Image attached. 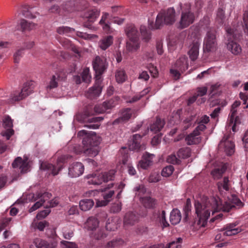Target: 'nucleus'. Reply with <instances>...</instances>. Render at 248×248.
<instances>
[{
    "instance_id": "obj_37",
    "label": "nucleus",
    "mask_w": 248,
    "mask_h": 248,
    "mask_svg": "<svg viewBox=\"0 0 248 248\" xmlns=\"http://www.w3.org/2000/svg\"><path fill=\"white\" fill-rule=\"evenodd\" d=\"M226 168L223 166L220 168H216L211 171V175L214 179H219L221 178L223 174L225 173Z\"/></svg>"
},
{
    "instance_id": "obj_64",
    "label": "nucleus",
    "mask_w": 248,
    "mask_h": 248,
    "mask_svg": "<svg viewBox=\"0 0 248 248\" xmlns=\"http://www.w3.org/2000/svg\"><path fill=\"white\" fill-rule=\"evenodd\" d=\"M180 118V116L178 113L172 114V117L169 120V123L170 124H178L179 123Z\"/></svg>"
},
{
    "instance_id": "obj_61",
    "label": "nucleus",
    "mask_w": 248,
    "mask_h": 248,
    "mask_svg": "<svg viewBox=\"0 0 248 248\" xmlns=\"http://www.w3.org/2000/svg\"><path fill=\"white\" fill-rule=\"evenodd\" d=\"M167 160L168 163L173 164H179L180 163V160L175 155H170L168 156Z\"/></svg>"
},
{
    "instance_id": "obj_49",
    "label": "nucleus",
    "mask_w": 248,
    "mask_h": 248,
    "mask_svg": "<svg viewBox=\"0 0 248 248\" xmlns=\"http://www.w3.org/2000/svg\"><path fill=\"white\" fill-rule=\"evenodd\" d=\"M195 115H191L190 116L184 120L183 122L184 130H186L188 129L192 125L193 122L195 121Z\"/></svg>"
},
{
    "instance_id": "obj_54",
    "label": "nucleus",
    "mask_w": 248,
    "mask_h": 248,
    "mask_svg": "<svg viewBox=\"0 0 248 248\" xmlns=\"http://www.w3.org/2000/svg\"><path fill=\"white\" fill-rule=\"evenodd\" d=\"M76 34L78 36L84 39H93L97 37V35H96L89 34L86 32L79 31H77Z\"/></svg>"
},
{
    "instance_id": "obj_4",
    "label": "nucleus",
    "mask_w": 248,
    "mask_h": 248,
    "mask_svg": "<svg viewBox=\"0 0 248 248\" xmlns=\"http://www.w3.org/2000/svg\"><path fill=\"white\" fill-rule=\"evenodd\" d=\"M175 10L173 7H170L166 10L160 12L157 16L154 27L153 29H158L163 24L172 25L175 21Z\"/></svg>"
},
{
    "instance_id": "obj_8",
    "label": "nucleus",
    "mask_w": 248,
    "mask_h": 248,
    "mask_svg": "<svg viewBox=\"0 0 248 248\" xmlns=\"http://www.w3.org/2000/svg\"><path fill=\"white\" fill-rule=\"evenodd\" d=\"M92 63L93 69L95 72V78L99 83L100 80H102L101 76L106 71L108 64L105 58L99 56H96L93 61Z\"/></svg>"
},
{
    "instance_id": "obj_62",
    "label": "nucleus",
    "mask_w": 248,
    "mask_h": 248,
    "mask_svg": "<svg viewBox=\"0 0 248 248\" xmlns=\"http://www.w3.org/2000/svg\"><path fill=\"white\" fill-rule=\"evenodd\" d=\"M117 228L114 222L112 221V220H111L110 219H108L107 221L106 224V229L108 231H114Z\"/></svg>"
},
{
    "instance_id": "obj_7",
    "label": "nucleus",
    "mask_w": 248,
    "mask_h": 248,
    "mask_svg": "<svg viewBox=\"0 0 248 248\" xmlns=\"http://www.w3.org/2000/svg\"><path fill=\"white\" fill-rule=\"evenodd\" d=\"M33 89L34 85L32 81L26 82L24 84L20 92L15 91L11 94L9 102L14 103L16 101L22 100L31 93L33 91Z\"/></svg>"
},
{
    "instance_id": "obj_25",
    "label": "nucleus",
    "mask_w": 248,
    "mask_h": 248,
    "mask_svg": "<svg viewBox=\"0 0 248 248\" xmlns=\"http://www.w3.org/2000/svg\"><path fill=\"white\" fill-rule=\"evenodd\" d=\"M238 223L236 222L227 224L222 229L223 235L225 236H232L235 235L241 232V230L238 228H235Z\"/></svg>"
},
{
    "instance_id": "obj_47",
    "label": "nucleus",
    "mask_w": 248,
    "mask_h": 248,
    "mask_svg": "<svg viewBox=\"0 0 248 248\" xmlns=\"http://www.w3.org/2000/svg\"><path fill=\"white\" fill-rule=\"evenodd\" d=\"M240 105L241 102L240 101H235L232 105L230 118L231 123H233L234 117L236 115V108L238 107Z\"/></svg>"
},
{
    "instance_id": "obj_30",
    "label": "nucleus",
    "mask_w": 248,
    "mask_h": 248,
    "mask_svg": "<svg viewBox=\"0 0 248 248\" xmlns=\"http://www.w3.org/2000/svg\"><path fill=\"white\" fill-rule=\"evenodd\" d=\"M102 176V173L88 175L87 183L90 185H100L103 182Z\"/></svg>"
},
{
    "instance_id": "obj_13",
    "label": "nucleus",
    "mask_w": 248,
    "mask_h": 248,
    "mask_svg": "<svg viewBox=\"0 0 248 248\" xmlns=\"http://www.w3.org/2000/svg\"><path fill=\"white\" fill-rule=\"evenodd\" d=\"M100 11L96 8H93L88 10L86 13L85 16L87 18L88 22H85L84 24V27L91 30L94 29L92 25L100 15Z\"/></svg>"
},
{
    "instance_id": "obj_26",
    "label": "nucleus",
    "mask_w": 248,
    "mask_h": 248,
    "mask_svg": "<svg viewBox=\"0 0 248 248\" xmlns=\"http://www.w3.org/2000/svg\"><path fill=\"white\" fill-rule=\"evenodd\" d=\"M133 110L129 108H126L121 111V116L115 120L113 124H115L120 123H124L128 121L132 116Z\"/></svg>"
},
{
    "instance_id": "obj_5",
    "label": "nucleus",
    "mask_w": 248,
    "mask_h": 248,
    "mask_svg": "<svg viewBox=\"0 0 248 248\" xmlns=\"http://www.w3.org/2000/svg\"><path fill=\"white\" fill-rule=\"evenodd\" d=\"M180 6L182 11L178 28L183 29L188 27L194 22L195 15L194 12L191 11V5L189 3H186L184 5L180 3Z\"/></svg>"
},
{
    "instance_id": "obj_50",
    "label": "nucleus",
    "mask_w": 248,
    "mask_h": 248,
    "mask_svg": "<svg viewBox=\"0 0 248 248\" xmlns=\"http://www.w3.org/2000/svg\"><path fill=\"white\" fill-rule=\"evenodd\" d=\"M150 91L149 89H146L140 93L139 94H136L131 99L128 101V102L131 103L135 102L139 100L142 96H144Z\"/></svg>"
},
{
    "instance_id": "obj_40",
    "label": "nucleus",
    "mask_w": 248,
    "mask_h": 248,
    "mask_svg": "<svg viewBox=\"0 0 248 248\" xmlns=\"http://www.w3.org/2000/svg\"><path fill=\"white\" fill-rule=\"evenodd\" d=\"M191 202L190 199L188 198L186 199V203L184 207V220L185 221H187L189 215L191 213Z\"/></svg>"
},
{
    "instance_id": "obj_60",
    "label": "nucleus",
    "mask_w": 248,
    "mask_h": 248,
    "mask_svg": "<svg viewBox=\"0 0 248 248\" xmlns=\"http://www.w3.org/2000/svg\"><path fill=\"white\" fill-rule=\"evenodd\" d=\"M230 114L228 118V123L230 126H231L232 125V130L233 132H235V126L237 124H239L240 123V120L238 116H236V115L234 117V120L233 121V123L230 122Z\"/></svg>"
},
{
    "instance_id": "obj_11",
    "label": "nucleus",
    "mask_w": 248,
    "mask_h": 248,
    "mask_svg": "<svg viewBox=\"0 0 248 248\" xmlns=\"http://www.w3.org/2000/svg\"><path fill=\"white\" fill-rule=\"evenodd\" d=\"M227 37L228 38L227 48L234 55L240 54L242 51L241 47L237 43L234 41V31L231 28H226Z\"/></svg>"
},
{
    "instance_id": "obj_36",
    "label": "nucleus",
    "mask_w": 248,
    "mask_h": 248,
    "mask_svg": "<svg viewBox=\"0 0 248 248\" xmlns=\"http://www.w3.org/2000/svg\"><path fill=\"white\" fill-rule=\"evenodd\" d=\"M33 244L34 246L32 245L30 246V248H49V246L48 243L41 239L37 238L34 239Z\"/></svg>"
},
{
    "instance_id": "obj_29",
    "label": "nucleus",
    "mask_w": 248,
    "mask_h": 248,
    "mask_svg": "<svg viewBox=\"0 0 248 248\" xmlns=\"http://www.w3.org/2000/svg\"><path fill=\"white\" fill-rule=\"evenodd\" d=\"M113 36L108 35L103 37L101 40H100L98 44L101 49L105 50L113 44Z\"/></svg>"
},
{
    "instance_id": "obj_24",
    "label": "nucleus",
    "mask_w": 248,
    "mask_h": 248,
    "mask_svg": "<svg viewBox=\"0 0 248 248\" xmlns=\"http://www.w3.org/2000/svg\"><path fill=\"white\" fill-rule=\"evenodd\" d=\"M125 32L130 41L139 40V32L133 24H128L125 27Z\"/></svg>"
},
{
    "instance_id": "obj_38",
    "label": "nucleus",
    "mask_w": 248,
    "mask_h": 248,
    "mask_svg": "<svg viewBox=\"0 0 248 248\" xmlns=\"http://www.w3.org/2000/svg\"><path fill=\"white\" fill-rule=\"evenodd\" d=\"M115 78L118 83L124 82L127 78L125 71L122 69H118L115 73Z\"/></svg>"
},
{
    "instance_id": "obj_59",
    "label": "nucleus",
    "mask_w": 248,
    "mask_h": 248,
    "mask_svg": "<svg viewBox=\"0 0 248 248\" xmlns=\"http://www.w3.org/2000/svg\"><path fill=\"white\" fill-rule=\"evenodd\" d=\"M135 194L138 196L144 195L146 192V189L144 185H140L137 186L134 188Z\"/></svg>"
},
{
    "instance_id": "obj_56",
    "label": "nucleus",
    "mask_w": 248,
    "mask_h": 248,
    "mask_svg": "<svg viewBox=\"0 0 248 248\" xmlns=\"http://www.w3.org/2000/svg\"><path fill=\"white\" fill-rule=\"evenodd\" d=\"M91 78V76L90 74L89 69L87 68L84 69L81 74L82 81L88 83L90 81Z\"/></svg>"
},
{
    "instance_id": "obj_20",
    "label": "nucleus",
    "mask_w": 248,
    "mask_h": 248,
    "mask_svg": "<svg viewBox=\"0 0 248 248\" xmlns=\"http://www.w3.org/2000/svg\"><path fill=\"white\" fill-rule=\"evenodd\" d=\"M217 185L219 193L223 197L226 192L229 191L231 186L229 177L227 176L218 181Z\"/></svg>"
},
{
    "instance_id": "obj_52",
    "label": "nucleus",
    "mask_w": 248,
    "mask_h": 248,
    "mask_svg": "<svg viewBox=\"0 0 248 248\" xmlns=\"http://www.w3.org/2000/svg\"><path fill=\"white\" fill-rule=\"evenodd\" d=\"M182 242V239L181 237L176 238V241H173L169 243L164 248H181L180 245Z\"/></svg>"
},
{
    "instance_id": "obj_39",
    "label": "nucleus",
    "mask_w": 248,
    "mask_h": 248,
    "mask_svg": "<svg viewBox=\"0 0 248 248\" xmlns=\"http://www.w3.org/2000/svg\"><path fill=\"white\" fill-rule=\"evenodd\" d=\"M57 31L60 34H63L70 36L75 32V30L72 28L67 26H62L57 29Z\"/></svg>"
},
{
    "instance_id": "obj_21",
    "label": "nucleus",
    "mask_w": 248,
    "mask_h": 248,
    "mask_svg": "<svg viewBox=\"0 0 248 248\" xmlns=\"http://www.w3.org/2000/svg\"><path fill=\"white\" fill-rule=\"evenodd\" d=\"M155 157L154 154L146 152L142 157V159L139 161V166L143 169H147L153 164V159Z\"/></svg>"
},
{
    "instance_id": "obj_48",
    "label": "nucleus",
    "mask_w": 248,
    "mask_h": 248,
    "mask_svg": "<svg viewBox=\"0 0 248 248\" xmlns=\"http://www.w3.org/2000/svg\"><path fill=\"white\" fill-rule=\"evenodd\" d=\"M32 7H30L28 5H25L23 6L22 9V12L23 15L28 18H34L36 16H34L31 12V9Z\"/></svg>"
},
{
    "instance_id": "obj_58",
    "label": "nucleus",
    "mask_w": 248,
    "mask_h": 248,
    "mask_svg": "<svg viewBox=\"0 0 248 248\" xmlns=\"http://www.w3.org/2000/svg\"><path fill=\"white\" fill-rule=\"evenodd\" d=\"M161 176L158 173L152 172L150 175L148 181L150 183H156L160 181Z\"/></svg>"
},
{
    "instance_id": "obj_57",
    "label": "nucleus",
    "mask_w": 248,
    "mask_h": 248,
    "mask_svg": "<svg viewBox=\"0 0 248 248\" xmlns=\"http://www.w3.org/2000/svg\"><path fill=\"white\" fill-rule=\"evenodd\" d=\"M58 80L59 76L56 77L53 75L50 79L49 85L47 86V89L51 90L56 88L58 86Z\"/></svg>"
},
{
    "instance_id": "obj_53",
    "label": "nucleus",
    "mask_w": 248,
    "mask_h": 248,
    "mask_svg": "<svg viewBox=\"0 0 248 248\" xmlns=\"http://www.w3.org/2000/svg\"><path fill=\"white\" fill-rule=\"evenodd\" d=\"M158 218H159L160 222L161 223L163 228L169 226V224L166 219V212L164 210L162 211L161 213H159L158 216Z\"/></svg>"
},
{
    "instance_id": "obj_34",
    "label": "nucleus",
    "mask_w": 248,
    "mask_h": 248,
    "mask_svg": "<svg viewBox=\"0 0 248 248\" xmlns=\"http://www.w3.org/2000/svg\"><path fill=\"white\" fill-rule=\"evenodd\" d=\"M94 205V202L91 199H83L79 202V207L81 210H89Z\"/></svg>"
},
{
    "instance_id": "obj_55",
    "label": "nucleus",
    "mask_w": 248,
    "mask_h": 248,
    "mask_svg": "<svg viewBox=\"0 0 248 248\" xmlns=\"http://www.w3.org/2000/svg\"><path fill=\"white\" fill-rule=\"evenodd\" d=\"M174 168L172 166L170 165L164 168L161 172V175L163 177H169L173 172Z\"/></svg>"
},
{
    "instance_id": "obj_10",
    "label": "nucleus",
    "mask_w": 248,
    "mask_h": 248,
    "mask_svg": "<svg viewBox=\"0 0 248 248\" xmlns=\"http://www.w3.org/2000/svg\"><path fill=\"white\" fill-rule=\"evenodd\" d=\"M217 45L215 31L210 30L207 31L204 38L203 49L204 52H213L216 49Z\"/></svg>"
},
{
    "instance_id": "obj_14",
    "label": "nucleus",
    "mask_w": 248,
    "mask_h": 248,
    "mask_svg": "<svg viewBox=\"0 0 248 248\" xmlns=\"http://www.w3.org/2000/svg\"><path fill=\"white\" fill-rule=\"evenodd\" d=\"M2 126L6 130L2 131L1 134L8 140L15 133L13 129V120L9 116L4 117L2 120Z\"/></svg>"
},
{
    "instance_id": "obj_23",
    "label": "nucleus",
    "mask_w": 248,
    "mask_h": 248,
    "mask_svg": "<svg viewBox=\"0 0 248 248\" xmlns=\"http://www.w3.org/2000/svg\"><path fill=\"white\" fill-rule=\"evenodd\" d=\"M200 42L198 39L195 40L193 41L192 44L190 46V49L188 51V55L190 59L194 61L199 56V46Z\"/></svg>"
},
{
    "instance_id": "obj_33",
    "label": "nucleus",
    "mask_w": 248,
    "mask_h": 248,
    "mask_svg": "<svg viewBox=\"0 0 248 248\" xmlns=\"http://www.w3.org/2000/svg\"><path fill=\"white\" fill-rule=\"evenodd\" d=\"M165 121L160 118L157 117L155 121L150 126L151 131L156 133L160 131L164 127Z\"/></svg>"
},
{
    "instance_id": "obj_63",
    "label": "nucleus",
    "mask_w": 248,
    "mask_h": 248,
    "mask_svg": "<svg viewBox=\"0 0 248 248\" xmlns=\"http://www.w3.org/2000/svg\"><path fill=\"white\" fill-rule=\"evenodd\" d=\"M24 48H22L18 49L14 55V62L18 63L19 62L20 58L22 56L24 52Z\"/></svg>"
},
{
    "instance_id": "obj_17",
    "label": "nucleus",
    "mask_w": 248,
    "mask_h": 248,
    "mask_svg": "<svg viewBox=\"0 0 248 248\" xmlns=\"http://www.w3.org/2000/svg\"><path fill=\"white\" fill-rule=\"evenodd\" d=\"M146 132L147 131H146L145 133L143 134L142 135L136 134L133 136L132 140L129 143V146L130 150L140 151L145 149V145L141 144L140 141L141 138L146 134Z\"/></svg>"
},
{
    "instance_id": "obj_6",
    "label": "nucleus",
    "mask_w": 248,
    "mask_h": 248,
    "mask_svg": "<svg viewBox=\"0 0 248 248\" xmlns=\"http://www.w3.org/2000/svg\"><path fill=\"white\" fill-rule=\"evenodd\" d=\"M71 157L69 155H62L58 158L56 164H52L47 162H43L40 164V169L47 171L53 176H55L63 169V164L66 160Z\"/></svg>"
},
{
    "instance_id": "obj_16",
    "label": "nucleus",
    "mask_w": 248,
    "mask_h": 248,
    "mask_svg": "<svg viewBox=\"0 0 248 248\" xmlns=\"http://www.w3.org/2000/svg\"><path fill=\"white\" fill-rule=\"evenodd\" d=\"M84 167L80 162H75L70 165L68 169V175L71 177H77L82 175Z\"/></svg>"
},
{
    "instance_id": "obj_15",
    "label": "nucleus",
    "mask_w": 248,
    "mask_h": 248,
    "mask_svg": "<svg viewBox=\"0 0 248 248\" xmlns=\"http://www.w3.org/2000/svg\"><path fill=\"white\" fill-rule=\"evenodd\" d=\"M116 105V103L113 99L104 102L102 104L95 105L93 110V115L95 114L103 113L107 110L110 109Z\"/></svg>"
},
{
    "instance_id": "obj_46",
    "label": "nucleus",
    "mask_w": 248,
    "mask_h": 248,
    "mask_svg": "<svg viewBox=\"0 0 248 248\" xmlns=\"http://www.w3.org/2000/svg\"><path fill=\"white\" fill-rule=\"evenodd\" d=\"M141 35L142 37V39L145 42H148L151 39V32L148 31L146 26L141 25L140 28Z\"/></svg>"
},
{
    "instance_id": "obj_18",
    "label": "nucleus",
    "mask_w": 248,
    "mask_h": 248,
    "mask_svg": "<svg viewBox=\"0 0 248 248\" xmlns=\"http://www.w3.org/2000/svg\"><path fill=\"white\" fill-rule=\"evenodd\" d=\"M218 147L224 148V152L228 155H232L234 152L235 145L233 142L228 140V137L224 136L220 142Z\"/></svg>"
},
{
    "instance_id": "obj_44",
    "label": "nucleus",
    "mask_w": 248,
    "mask_h": 248,
    "mask_svg": "<svg viewBox=\"0 0 248 248\" xmlns=\"http://www.w3.org/2000/svg\"><path fill=\"white\" fill-rule=\"evenodd\" d=\"M190 149L188 147L181 148L177 152V155L179 158H186L190 156Z\"/></svg>"
},
{
    "instance_id": "obj_41",
    "label": "nucleus",
    "mask_w": 248,
    "mask_h": 248,
    "mask_svg": "<svg viewBox=\"0 0 248 248\" xmlns=\"http://www.w3.org/2000/svg\"><path fill=\"white\" fill-rule=\"evenodd\" d=\"M115 173L116 171L114 170H111L102 173L103 182H108L109 181L114 180Z\"/></svg>"
},
{
    "instance_id": "obj_43",
    "label": "nucleus",
    "mask_w": 248,
    "mask_h": 248,
    "mask_svg": "<svg viewBox=\"0 0 248 248\" xmlns=\"http://www.w3.org/2000/svg\"><path fill=\"white\" fill-rule=\"evenodd\" d=\"M140 48L139 40L127 41L126 43V48L129 51H135Z\"/></svg>"
},
{
    "instance_id": "obj_22",
    "label": "nucleus",
    "mask_w": 248,
    "mask_h": 248,
    "mask_svg": "<svg viewBox=\"0 0 248 248\" xmlns=\"http://www.w3.org/2000/svg\"><path fill=\"white\" fill-rule=\"evenodd\" d=\"M12 167L14 168H19L21 172H26L29 168L28 158L22 159L21 157H16L12 163Z\"/></svg>"
},
{
    "instance_id": "obj_31",
    "label": "nucleus",
    "mask_w": 248,
    "mask_h": 248,
    "mask_svg": "<svg viewBox=\"0 0 248 248\" xmlns=\"http://www.w3.org/2000/svg\"><path fill=\"white\" fill-rule=\"evenodd\" d=\"M181 219V214L177 209H173L170 214V220L173 225L178 224Z\"/></svg>"
},
{
    "instance_id": "obj_32",
    "label": "nucleus",
    "mask_w": 248,
    "mask_h": 248,
    "mask_svg": "<svg viewBox=\"0 0 248 248\" xmlns=\"http://www.w3.org/2000/svg\"><path fill=\"white\" fill-rule=\"evenodd\" d=\"M199 136L200 135L197 133H195V131H193L192 133L187 135L186 138V141L187 144L188 145H192L200 143L201 140V139Z\"/></svg>"
},
{
    "instance_id": "obj_42",
    "label": "nucleus",
    "mask_w": 248,
    "mask_h": 248,
    "mask_svg": "<svg viewBox=\"0 0 248 248\" xmlns=\"http://www.w3.org/2000/svg\"><path fill=\"white\" fill-rule=\"evenodd\" d=\"M20 25L22 31L31 30L35 27L34 23L29 22L24 19L21 20Z\"/></svg>"
},
{
    "instance_id": "obj_3",
    "label": "nucleus",
    "mask_w": 248,
    "mask_h": 248,
    "mask_svg": "<svg viewBox=\"0 0 248 248\" xmlns=\"http://www.w3.org/2000/svg\"><path fill=\"white\" fill-rule=\"evenodd\" d=\"M85 130L80 131L78 133L79 136L85 135L82 140L83 147L81 151H75L77 154L84 153L85 155L91 157L96 156L99 152L98 145L99 141L95 140V136H86Z\"/></svg>"
},
{
    "instance_id": "obj_19",
    "label": "nucleus",
    "mask_w": 248,
    "mask_h": 248,
    "mask_svg": "<svg viewBox=\"0 0 248 248\" xmlns=\"http://www.w3.org/2000/svg\"><path fill=\"white\" fill-rule=\"evenodd\" d=\"M101 82L102 80H100V82L98 83L97 80L95 79L94 86L90 88L85 93V96L87 98L93 99L97 97L100 95L102 89Z\"/></svg>"
},
{
    "instance_id": "obj_12",
    "label": "nucleus",
    "mask_w": 248,
    "mask_h": 248,
    "mask_svg": "<svg viewBox=\"0 0 248 248\" xmlns=\"http://www.w3.org/2000/svg\"><path fill=\"white\" fill-rule=\"evenodd\" d=\"M114 186L113 183H111L108 185L107 186L101 189L102 192L104 193L102 194V196L104 198V200L102 201H96V206H106L112 199L113 196L115 191L114 190H111Z\"/></svg>"
},
{
    "instance_id": "obj_35",
    "label": "nucleus",
    "mask_w": 248,
    "mask_h": 248,
    "mask_svg": "<svg viewBox=\"0 0 248 248\" xmlns=\"http://www.w3.org/2000/svg\"><path fill=\"white\" fill-rule=\"evenodd\" d=\"M99 225V221L94 217H90L86 222V227L88 230L93 231L95 230Z\"/></svg>"
},
{
    "instance_id": "obj_45",
    "label": "nucleus",
    "mask_w": 248,
    "mask_h": 248,
    "mask_svg": "<svg viewBox=\"0 0 248 248\" xmlns=\"http://www.w3.org/2000/svg\"><path fill=\"white\" fill-rule=\"evenodd\" d=\"M142 202L143 205L148 208H153L155 204V200L150 197H145L142 198Z\"/></svg>"
},
{
    "instance_id": "obj_2",
    "label": "nucleus",
    "mask_w": 248,
    "mask_h": 248,
    "mask_svg": "<svg viewBox=\"0 0 248 248\" xmlns=\"http://www.w3.org/2000/svg\"><path fill=\"white\" fill-rule=\"evenodd\" d=\"M93 112L92 106L86 107L82 111L78 112L74 116V120L80 123L89 124H85V126L90 129H97L99 125L92 124L102 121V117H93Z\"/></svg>"
},
{
    "instance_id": "obj_9",
    "label": "nucleus",
    "mask_w": 248,
    "mask_h": 248,
    "mask_svg": "<svg viewBox=\"0 0 248 248\" xmlns=\"http://www.w3.org/2000/svg\"><path fill=\"white\" fill-rule=\"evenodd\" d=\"M51 196V194L47 192L43 193H38L35 195L34 194L29 195L28 198L31 199L32 201L35 202L39 200L38 201L36 202L30 208L29 212L31 213L38 209L40 206L43 205V203H45L46 201L50 199Z\"/></svg>"
},
{
    "instance_id": "obj_27",
    "label": "nucleus",
    "mask_w": 248,
    "mask_h": 248,
    "mask_svg": "<svg viewBox=\"0 0 248 248\" xmlns=\"http://www.w3.org/2000/svg\"><path fill=\"white\" fill-rule=\"evenodd\" d=\"M139 219V215L135 212H129L124 216V225H133Z\"/></svg>"
},
{
    "instance_id": "obj_51",
    "label": "nucleus",
    "mask_w": 248,
    "mask_h": 248,
    "mask_svg": "<svg viewBox=\"0 0 248 248\" xmlns=\"http://www.w3.org/2000/svg\"><path fill=\"white\" fill-rule=\"evenodd\" d=\"M225 18V16L224 11L221 8H219L217 14V22L220 24H222L224 22Z\"/></svg>"
},
{
    "instance_id": "obj_1",
    "label": "nucleus",
    "mask_w": 248,
    "mask_h": 248,
    "mask_svg": "<svg viewBox=\"0 0 248 248\" xmlns=\"http://www.w3.org/2000/svg\"><path fill=\"white\" fill-rule=\"evenodd\" d=\"M243 205V203L236 196H232L231 198L223 204H220L214 197L208 198L206 196H202L200 200L195 201L194 207L197 217L193 222V227L196 230L205 227L211 211L212 214L220 210L229 212L233 208H239Z\"/></svg>"
},
{
    "instance_id": "obj_28",
    "label": "nucleus",
    "mask_w": 248,
    "mask_h": 248,
    "mask_svg": "<svg viewBox=\"0 0 248 248\" xmlns=\"http://www.w3.org/2000/svg\"><path fill=\"white\" fill-rule=\"evenodd\" d=\"M174 67L181 72L185 71L188 68L187 59L186 56H182L177 60Z\"/></svg>"
}]
</instances>
